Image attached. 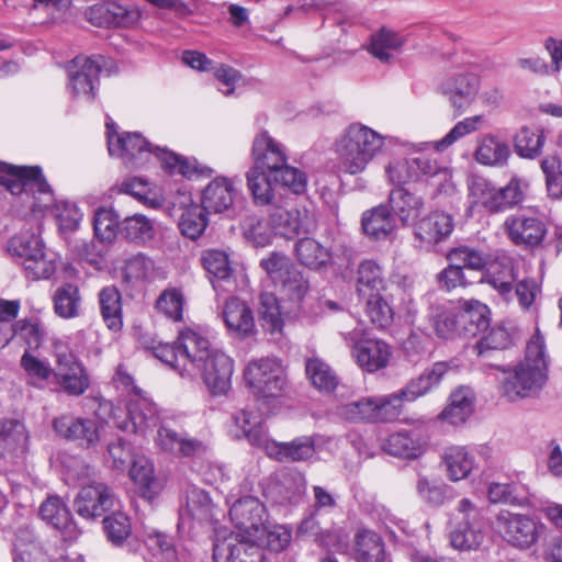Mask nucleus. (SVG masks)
I'll list each match as a JSON object with an SVG mask.
<instances>
[{
  "label": "nucleus",
  "mask_w": 562,
  "mask_h": 562,
  "mask_svg": "<svg viewBox=\"0 0 562 562\" xmlns=\"http://www.w3.org/2000/svg\"><path fill=\"white\" fill-rule=\"evenodd\" d=\"M0 184L23 196L30 211H77V205L59 200L40 166H15L0 161Z\"/></svg>",
  "instance_id": "nucleus-1"
},
{
  "label": "nucleus",
  "mask_w": 562,
  "mask_h": 562,
  "mask_svg": "<svg viewBox=\"0 0 562 562\" xmlns=\"http://www.w3.org/2000/svg\"><path fill=\"white\" fill-rule=\"evenodd\" d=\"M251 170L270 175L274 184L289 189L294 194H302L307 187V177L302 170L288 165L284 146L277 142L267 131L260 132L252 142Z\"/></svg>",
  "instance_id": "nucleus-2"
},
{
  "label": "nucleus",
  "mask_w": 562,
  "mask_h": 562,
  "mask_svg": "<svg viewBox=\"0 0 562 562\" xmlns=\"http://www.w3.org/2000/svg\"><path fill=\"white\" fill-rule=\"evenodd\" d=\"M384 137L361 123H351L335 142L338 172L357 175L382 150Z\"/></svg>",
  "instance_id": "nucleus-3"
},
{
  "label": "nucleus",
  "mask_w": 562,
  "mask_h": 562,
  "mask_svg": "<svg viewBox=\"0 0 562 562\" xmlns=\"http://www.w3.org/2000/svg\"><path fill=\"white\" fill-rule=\"evenodd\" d=\"M499 391L510 402L535 397L540 394L548 382V370L541 363L528 364L519 361L510 367H498Z\"/></svg>",
  "instance_id": "nucleus-4"
},
{
  "label": "nucleus",
  "mask_w": 562,
  "mask_h": 562,
  "mask_svg": "<svg viewBox=\"0 0 562 562\" xmlns=\"http://www.w3.org/2000/svg\"><path fill=\"white\" fill-rule=\"evenodd\" d=\"M260 266L284 300L300 304L308 293V279L284 254L273 251L261 259Z\"/></svg>",
  "instance_id": "nucleus-5"
},
{
  "label": "nucleus",
  "mask_w": 562,
  "mask_h": 562,
  "mask_svg": "<svg viewBox=\"0 0 562 562\" xmlns=\"http://www.w3.org/2000/svg\"><path fill=\"white\" fill-rule=\"evenodd\" d=\"M547 530L546 524L527 514L501 510L494 520V532L507 544L528 550L537 544Z\"/></svg>",
  "instance_id": "nucleus-6"
},
{
  "label": "nucleus",
  "mask_w": 562,
  "mask_h": 562,
  "mask_svg": "<svg viewBox=\"0 0 562 562\" xmlns=\"http://www.w3.org/2000/svg\"><path fill=\"white\" fill-rule=\"evenodd\" d=\"M247 386L259 398H277L284 394L286 375L279 360L261 358L250 361L244 370Z\"/></svg>",
  "instance_id": "nucleus-7"
},
{
  "label": "nucleus",
  "mask_w": 562,
  "mask_h": 562,
  "mask_svg": "<svg viewBox=\"0 0 562 562\" xmlns=\"http://www.w3.org/2000/svg\"><path fill=\"white\" fill-rule=\"evenodd\" d=\"M108 150L110 156L117 157L127 168H142L155 157L158 146H153L138 132L117 133L114 123L106 124Z\"/></svg>",
  "instance_id": "nucleus-8"
},
{
  "label": "nucleus",
  "mask_w": 562,
  "mask_h": 562,
  "mask_svg": "<svg viewBox=\"0 0 562 562\" xmlns=\"http://www.w3.org/2000/svg\"><path fill=\"white\" fill-rule=\"evenodd\" d=\"M54 379L69 396H80L90 387L88 371L77 355L61 342L54 345Z\"/></svg>",
  "instance_id": "nucleus-9"
},
{
  "label": "nucleus",
  "mask_w": 562,
  "mask_h": 562,
  "mask_svg": "<svg viewBox=\"0 0 562 562\" xmlns=\"http://www.w3.org/2000/svg\"><path fill=\"white\" fill-rule=\"evenodd\" d=\"M105 66L102 55L77 56L67 66V88L74 98L94 101L99 89V77Z\"/></svg>",
  "instance_id": "nucleus-10"
},
{
  "label": "nucleus",
  "mask_w": 562,
  "mask_h": 562,
  "mask_svg": "<svg viewBox=\"0 0 562 562\" xmlns=\"http://www.w3.org/2000/svg\"><path fill=\"white\" fill-rule=\"evenodd\" d=\"M231 520L237 529L236 538L239 541L259 543L266 531V507L254 496L237 499L229 509Z\"/></svg>",
  "instance_id": "nucleus-11"
},
{
  "label": "nucleus",
  "mask_w": 562,
  "mask_h": 562,
  "mask_svg": "<svg viewBox=\"0 0 562 562\" xmlns=\"http://www.w3.org/2000/svg\"><path fill=\"white\" fill-rule=\"evenodd\" d=\"M516 279L515 260L505 255L497 256L494 259V290L505 302H509L515 295L522 308H529L536 297V282L524 279L514 286Z\"/></svg>",
  "instance_id": "nucleus-12"
},
{
  "label": "nucleus",
  "mask_w": 562,
  "mask_h": 562,
  "mask_svg": "<svg viewBox=\"0 0 562 562\" xmlns=\"http://www.w3.org/2000/svg\"><path fill=\"white\" fill-rule=\"evenodd\" d=\"M351 357L366 372L373 373L387 367L392 356L391 347L383 340L363 338V329L355 328L344 334Z\"/></svg>",
  "instance_id": "nucleus-13"
},
{
  "label": "nucleus",
  "mask_w": 562,
  "mask_h": 562,
  "mask_svg": "<svg viewBox=\"0 0 562 562\" xmlns=\"http://www.w3.org/2000/svg\"><path fill=\"white\" fill-rule=\"evenodd\" d=\"M458 510L462 515V521L450 531V543L457 550H474L481 546L484 539V515L468 498H462L459 502Z\"/></svg>",
  "instance_id": "nucleus-14"
},
{
  "label": "nucleus",
  "mask_w": 562,
  "mask_h": 562,
  "mask_svg": "<svg viewBox=\"0 0 562 562\" xmlns=\"http://www.w3.org/2000/svg\"><path fill=\"white\" fill-rule=\"evenodd\" d=\"M462 333L475 336L483 333L473 346L477 357H488L492 350V331L490 327V307L477 300L464 301L459 308Z\"/></svg>",
  "instance_id": "nucleus-15"
},
{
  "label": "nucleus",
  "mask_w": 562,
  "mask_h": 562,
  "mask_svg": "<svg viewBox=\"0 0 562 562\" xmlns=\"http://www.w3.org/2000/svg\"><path fill=\"white\" fill-rule=\"evenodd\" d=\"M158 422L156 405L144 396L136 395L126 405L124 416L114 415L116 427L125 432L144 436Z\"/></svg>",
  "instance_id": "nucleus-16"
},
{
  "label": "nucleus",
  "mask_w": 562,
  "mask_h": 562,
  "mask_svg": "<svg viewBox=\"0 0 562 562\" xmlns=\"http://www.w3.org/2000/svg\"><path fill=\"white\" fill-rule=\"evenodd\" d=\"M54 430L81 448H93L100 441L99 423L93 418L63 415L53 420Z\"/></svg>",
  "instance_id": "nucleus-17"
},
{
  "label": "nucleus",
  "mask_w": 562,
  "mask_h": 562,
  "mask_svg": "<svg viewBox=\"0 0 562 562\" xmlns=\"http://www.w3.org/2000/svg\"><path fill=\"white\" fill-rule=\"evenodd\" d=\"M198 372L213 395H223L231 389L234 362L226 353L215 349L195 370V375Z\"/></svg>",
  "instance_id": "nucleus-18"
},
{
  "label": "nucleus",
  "mask_w": 562,
  "mask_h": 562,
  "mask_svg": "<svg viewBox=\"0 0 562 562\" xmlns=\"http://www.w3.org/2000/svg\"><path fill=\"white\" fill-rule=\"evenodd\" d=\"M178 349L180 350L182 370L188 378L195 376V370L200 369L214 350L210 348V341L206 337L189 327L180 330Z\"/></svg>",
  "instance_id": "nucleus-19"
},
{
  "label": "nucleus",
  "mask_w": 562,
  "mask_h": 562,
  "mask_svg": "<svg viewBox=\"0 0 562 562\" xmlns=\"http://www.w3.org/2000/svg\"><path fill=\"white\" fill-rule=\"evenodd\" d=\"M414 222V234L420 241L434 245L450 235L453 229L449 213H406L402 217L404 225L409 217Z\"/></svg>",
  "instance_id": "nucleus-20"
},
{
  "label": "nucleus",
  "mask_w": 562,
  "mask_h": 562,
  "mask_svg": "<svg viewBox=\"0 0 562 562\" xmlns=\"http://www.w3.org/2000/svg\"><path fill=\"white\" fill-rule=\"evenodd\" d=\"M30 435L23 422L5 418L0 422V458L11 463L23 460L29 451Z\"/></svg>",
  "instance_id": "nucleus-21"
},
{
  "label": "nucleus",
  "mask_w": 562,
  "mask_h": 562,
  "mask_svg": "<svg viewBox=\"0 0 562 562\" xmlns=\"http://www.w3.org/2000/svg\"><path fill=\"white\" fill-rule=\"evenodd\" d=\"M115 496L104 483H93L83 486L75 498V509L83 518L102 516L113 508Z\"/></svg>",
  "instance_id": "nucleus-22"
},
{
  "label": "nucleus",
  "mask_w": 562,
  "mask_h": 562,
  "mask_svg": "<svg viewBox=\"0 0 562 562\" xmlns=\"http://www.w3.org/2000/svg\"><path fill=\"white\" fill-rule=\"evenodd\" d=\"M88 21L99 27H126L139 19V12L114 1L97 3L86 13Z\"/></svg>",
  "instance_id": "nucleus-23"
},
{
  "label": "nucleus",
  "mask_w": 562,
  "mask_h": 562,
  "mask_svg": "<svg viewBox=\"0 0 562 562\" xmlns=\"http://www.w3.org/2000/svg\"><path fill=\"white\" fill-rule=\"evenodd\" d=\"M155 157L160 164L161 169L170 175H180L187 179L209 178L213 170L207 166L201 165L194 157L179 155L166 147H157Z\"/></svg>",
  "instance_id": "nucleus-24"
},
{
  "label": "nucleus",
  "mask_w": 562,
  "mask_h": 562,
  "mask_svg": "<svg viewBox=\"0 0 562 562\" xmlns=\"http://www.w3.org/2000/svg\"><path fill=\"white\" fill-rule=\"evenodd\" d=\"M156 446L176 457H198L205 452L206 446L196 438L178 432L167 425H160L155 438Z\"/></svg>",
  "instance_id": "nucleus-25"
},
{
  "label": "nucleus",
  "mask_w": 562,
  "mask_h": 562,
  "mask_svg": "<svg viewBox=\"0 0 562 562\" xmlns=\"http://www.w3.org/2000/svg\"><path fill=\"white\" fill-rule=\"evenodd\" d=\"M427 437L420 428L400 430L391 434L383 442L382 449L394 457L415 459L424 453Z\"/></svg>",
  "instance_id": "nucleus-26"
},
{
  "label": "nucleus",
  "mask_w": 562,
  "mask_h": 562,
  "mask_svg": "<svg viewBox=\"0 0 562 562\" xmlns=\"http://www.w3.org/2000/svg\"><path fill=\"white\" fill-rule=\"evenodd\" d=\"M263 449L269 458L279 462H303L313 458L315 440L311 436H302L289 442L269 439Z\"/></svg>",
  "instance_id": "nucleus-27"
},
{
  "label": "nucleus",
  "mask_w": 562,
  "mask_h": 562,
  "mask_svg": "<svg viewBox=\"0 0 562 562\" xmlns=\"http://www.w3.org/2000/svg\"><path fill=\"white\" fill-rule=\"evenodd\" d=\"M263 559L258 543L239 541L236 538H225L214 543V562H263Z\"/></svg>",
  "instance_id": "nucleus-28"
},
{
  "label": "nucleus",
  "mask_w": 562,
  "mask_h": 562,
  "mask_svg": "<svg viewBox=\"0 0 562 562\" xmlns=\"http://www.w3.org/2000/svg\"><path fill=\"white\" fill-rule=\"evenodd\" d=\"M222 317L227 329L239 337H250L256 333L254 312L239 297L232 296L225 302Z\"/></svg>",
  "instance_id": "nucleus-29"
},
{
  "label": "nucleus",
  "mask_w": 562,
  "mask_h": 562,
  "mask_svg": "<svg viewBox=\"0 0 562 562\" xmlns=\"http://www.w3.org/2000/svg\"><path fill=\"white\" fill-rule=\"evenodd\" d=\"M236 190L225 177H216L201 192L202 211H228L235 204Z\"/></svg>",
  "instance_id": "nucleus-30"
},
{
  "label": "nucleus",
  "mask_w": 562,
  "mask_h": 562,
  "mask_svg": "<svg viewBox=\"0 0 562 562\" xmlns=\"http://www.w3.org/2000/svg\"><path fill=\"white\" fill-rule=\"evenodd\" d=\"M387 283L382 267L374 260L367 259L360 262L357 270L356 290L358 296H372V294L386 292Z\"/></svg>",
  "instance_id": "nucleus-31"
},
{
  "label": "nucleus",
  "mask_w": 562,
  "mask_h": 562,
  "mask_svg": "<svg viewBox=\"0 0 562 562\" xmlns=\"http://www.w3.org/2000/svg\"><path fill=\"white\" fill-rule=\"evenodd\" d=\"M507 232L516 245L538 246L544 235L546 226L537 217L515 218L507 223Z\"/></svg>",
  "instance_id": "nucleus-32"
},
{
  "label": "nucleus",
  "mask_w": 562,
  "mask_h": 562,
  "mask_svg": "<svg viewBox=\"0 0 562 562\" xmlns=\"http://www.w3.org/2000/svg\"><path fill=\"white\" fill-rule=\"evenodd\" d=\"M276 235L292 238L302 233H310L316 227L314 213H270Z\"/></svg>",
  "instance_id": "nucleus-33"
},
{
  "label": "nucleus",
  "mask_w": 562,
  "mask_h": 562,
  "mask_svg": "<svg viewBox=\"0 0 562 562\" xmlns=\"http://www.w3.org/2000/svg\"><path fill=\"white\" fill-rule=\"evenodd\" d=\"M244 237L256 247L269 245L276 235L273 220L270 213L250 214L243 224Z\"/></svg>",
  "instance_id": "nucleus-34"
},
{
  "label": "nucleus",
  "mask_w": 562,
  "mask_h": 562,
  "mask_svg": "<svg viewBox=\"0 0 562 562\" xmlns=\"http://www.w3.org/2000/svg\"><path fill=\"white\" fill-rule=\"evenodd\" d=\"M212 517L213 504L209 494L200 488H191L187 494L186 506L180 510L179 526H184L189 519L204 522Z\"/></svg>",
  "instance_id": "nucleus-35"
},
{
  "label": "nucleus",
  "mask_w": 562,
  "mask_h": 562,
  "mask_svg": "<svg viewBox=\"0 0 562 562\" xmlns=\"http://www.w3.org/2000/svg\"><path fill=\"white\" fill-rule=\"evenodd\" d=\"M480 88V79L473 74L457 76L448 85L451 104L461 114L470 105Z\"/></svg>",
  "instance_id": "nucleus-36"
},
{
  "label": "nucleus",
  "mask_w": 562,
  "mask_h": 562,
  "mask_svg": "<svg viewBox=\"0 0 562 562\" xmlns=\"http://www.w3.org/2000/svg\"><path fill=\"white\" fill-rule=\"evenodd\" d=\"M295 255L301 265L321 270L331 263V252L313 238H301L295 245Z\"/></svg>",
  "instance_id": "nucleus-37"
},
{
  "label": "nucleus",
  "mask_w": 562,
  "mask_h": 562,
  "mask_svg": "<svg viewBox=\"0 0 562 562\" xmlns=\"http://www.w3.org/2000/svg\"><path fill=\"white\" fill-rule=\"evenodd\" d=\"M357 562H390L381 537L370 530H359L355 537Z\"/></svg>",
  "instance_id": "nucleus-38"
},
{
  "label": "nucleus",
  "mask_w": 562,
  "mask_h": 562,
  "mask_svg": "<svg viewBox=\"0 0 562 562\" xmlns=\"http://www.w3.org/2000/svg\"><path fill=\"white\" fill-rule=\"evenodd\" d=\"M102 318L109 329L121 330L123 326L121 293L115 286H105L99 292Z\"/></svg>",
  "instance_id": "nucleus-39"
},
{
  "label": "nucleus",
  "mask_w": 562,
  "mask_h": 562,
  "mask_svg": "<svg viewBox=\"0 0 562 562\" xmlns=\"http://www.w3.org/2000/svg\"><path fill=\"white\" fill-rule=\"evenodd\" d=\"M234 422L241 431L237 437H245L251 445L265 448L269 438L259 414L243 409L234 416Z\"/></svg>",
  "instance_id": "nucleus-40"
},
{
  "label": "nucleus",
  "mask_w": 562,
  "mask_h": 562,
  "mask_svg": "<svg viewBox=\"0 0 562 562\" xmlns=\"http://www.w3.org/2000/svg\"><path fill=\"white\" fill-rule=\"evenodd\" d=\"M55 313L65 319L79 315L81 296L77 285L65 283L58 286L53 295Z\"/></svg>",
  "instance_id": "nucleus-41"
},
{
  "label": "nucleus",
  "mask_w": 562,
  "mask_h": 562,
  "mask_svg": "<svg viewBox=\"0 0 562 562\" xmlns=\"http://www.w3.org/2000/svg\"><path fill=\"white\" fill-rule=\"evenodd\" d=\"M142 539L146 548L154 554H160L167 562H176L178 560V552L173 539L154 528L145 526L142 532Z\"/></svg>",
  "instance_id": "nucleus-42"
},
{
  "label": "nucleus",
  "mask_w": 562,
  "mask_h": 562,
  "mask_svg": "<svg viewBox=\"0 0 562 562\" xmlns=\"http://www.w3.org/2000/svg\"><path fill=\"white\" fill-rule=\"evenodd\" d=\"M447 475L451 481H460L470 474L473 469V458L463 447H449L443 456Z\"/></svg>",
  "instance_id": "nucleus-43"
},
{
  "label": "nucleus",
  "mask_w": 562,
  "mask_h": 562,
  "mask_svg": "<svg viewBox=\"0 0 562 562\" xmlns=\"http://www.w3.org/2000/svg\"><path fill=\"white\" fill-rule=\"evenodd\" d=\"M366 304V314L371 323L380 328L387 327L394 317L386 292L372 294L360 299Z\"/></svg>",
  "instance_id": "nucleus-44"
},
{
  "label": "nucleus",
  "mask_w": 562,
  "mask_h": 562,
  "mask_svg": "<svg viewBox=\"0 0 562 562\" xmlns=\"http://www.w3.org/2000/svg\"><path fill=\"white\" fill-rule=\"evenodd\" d=\"M407 42L402 34L392 30L382 27L378 33L371 36L370 53L382 63H387L392 55L390 49H397Z\"/></svg>",
  "instance_id": "nucleus-45"
},
{
  "label": "nucleus",
  "mask_w": 562,
  "mask_h": 562,
  "mask_svg": "<svg viewBox=\"0 0 562 562\" xmlns=\"http://www.w3.org/2000/svg\"><path fill=\"white\" fill-rule=\"evenodd\" d=\"M259 315L262 328L270 333H281L283 318L280 304L273 293L263 292L259 296Z\"/></svg>",
  "instance_id": "nucleus-46"
},
{
  "label": "nucleus",
  "mask_w": 562,
  "mask_h": 562,
  "mask_svg": "<svg viewBox=\"0 0 562 562\" xmlns=\"http://www.w3.org/2000/svg\"><path fill=\"white\" fill-rule=\"evenodd\" d=\"M305 371L312 384L324 392H331L338 384V378L333 369L319 358H310Z\"/></svg>",
  "instance_id": "nucleus-47"
},
{
  "label": "nucleus",
  "mask_w": 562,
  "mask_h": 562,
  "mask_svg": "<svg viewBox=\"0 0 562 562\" xmlns=\"http://www.w3.org/2000/svg\"><path fill=\"white\" fill-rule=\"evenodd\" d=\"M272 183H274L273 178L268 173L251 169L247 172V187L257 206H267L272 203L274 199Z\"/></svg>",
  "instance_id": "nucleus-48"
},
{
  "label": "nucleus",
  "mask_w": 562,
  "mask_h": 562,
  "mask_svg": "<svg viewBox=\"0 0 562 562\" xmlns=\"http://www.w3.org/2000/svg\"><path fill=\"white\" fill-rule=\"evenodd\" d=\"M527 184L517 177H512L505 184L501 186L494 193V207L514 209L520 207L526 196Z\"/></svg>",
  "instance_id": "nucleus-49"
},
{
  "label": "nucleus",
  "mask_w": 562,
  "mask_h": 562,
  "mask_svg": "<svg viewBox=\"0 0 562 562\" xmlns=\"http://www.w3.org/2000/svg\"><path fill=\"white\" fill-rule=\"evenodd\" d=\"M306 482L300 473L285 475L269 491L277 503H294L305 492Z\"/></svg>",
  "instance_id": "nucleus-50"
},
{
  "label": "nucleus",
  "mask_w": 562,
  "mask_h": 562,
  "mask_svg": "<svg viewBox=\"0 0 562 562\" xmlns=\"http://www.w3.org/2000/svg\"><path fill=\"white\" fill-rule=\"evenodd\" d=\"M423 199L403 187L393 189L389 194L387 204H379L369 211H419Z\"/></svg>",
  "instance_id": "nucleus-51"
},
{
  "label": "nucleus",
  "mask_w": 562,
  "mask_h": 562,
  "mask_svg": "<svg viewBox=\"0 0 562 562\" xmlns=\"http://www.w3.org/2000/svg\"><path fill=\"white\" fill-rule=\"evenodd\" d=\"M404 401L401 391L383 396H373V423H387L397 419L402 413Z\"/></svg>",
  "instance_id": "nucleus-52"
},
{
  "label": "nucleus",
  "mask_w": 562,
  "mask_h": 562,
  "mask_svg": "<svg viewBox=\"0 0 562 562\" xmlns=\"http://www.w3.org/2000/svg\"><path fill=\"white\" fill-rule=\"evenodd\" d=\"M395 213H368L362 217L363 233L371 239L386 238L395 227Z\"/></svg>",
  "instance_id": "nucleus-53"
},
{
  "label": "nucleus",
  "mask_w": 562,
  "mask_h": 562,
  "mask_svg": "<svg viewBox=\"0 0 562 562\" xmlns=\"http://www.w3.org/2000/svg\"><path fill=\"white\" fill-rule=\"evenodd\" d=\"M184 297L180 289L164 290L155 304L156 310L173 322H180L183 315Z\"/></svg>",
  "instance_id": "nucleus-54"
},
{
  "label": "nucleus",
  "mask_w": 562,
  "mask_h": 562,
  "mask_svg": "<svg viewBox=\"0 0 562 562\" xmlns=\"http://www.w3.org/2000/svg\"><path fill=\"white\" fill-rule=\"evenodd\" d=\"M9 252L22 261L33 258L44 250V245L36 233L21 234L10 239L8 245Z\"/></svg>",
  "instance_id": "nucleus-55"
},
{
  "label": "nucleus",
  "mask_w": 562,
  "mask_h": 562,
  "mask_svg": "<svg viewBox=\"0 0 562 562\" xmlns=\"http://www.w3.org/2000/svg\"><path fill=\"white\" fill-rule=\"evenodd\" d=\"M155 271L153 259L144 254H136L128 258L123 268V279L127 283L135 284L149 279Z\"/></svg>",
  "instance_id": "nucleus-56"
},
{
  "label": "nucleus",
  "mask_w": 562,
  "mask_h": 562,
  "mask_svg": "<svg viewBox=\"0 0 562 562\" xmlns=\"http://www.w3.org/2000/svg\"><path fill=\"white\" fill-rule=\"evenodd\" d=\"M41 517L57 529L66 528L71 514L63 499L58 496L48 497L40 508Z\"/></svg>",
  "instance_id": "nucleus-57"
},
{
  "label": "nucleus",
  "mask_w": 562,
  "mask_h": 562,
  "mask_svg": "<svg viewBox=\"0 0 562 562\" xmlns=\"http://www.w3.org/2000/svg\"><path fill=\"white\" fill-rule=\"evenodd\" d=\"M106 539L114 546H121L131 535L130 518L121 512H115L103 519Z\"/></svg>",
  "instance_id": "nucleus-58"
},
{
  "label": "nucleus",
  "mask_w": 562,
  "mask_h": 562,
  "mask_svg": "<svg viewBox=\"0 0 562 562\" xmlns=\"http://www.w3.org/2000/svg\"><path fill=\"white\" fill-rule=\"evenodd\" d=\"M544 143L543 132L541 130H530L522 127L515 138L517 153L527 158H533L541 153Z\"/></svg>",
  "instance_id": "nucleus-59"
},
{
  "label": "nucleus",
  "mask_w": 562,
  "mask_h": 562,
  "mask_svg": "<svg viewBox=\"0 0 562 562\" xmlns=\"http://www.w3.org/2000/svg\"><path fill=\"white\" fill-rule=\"evenodd\" d=\"M462 322L459 308H442L437 312L434 319L436 334L441 338H451L462 333Z\"/></svg>",
  "instance_id": "nucleus-60"
},
{
  "label": "nucleus",
  "mask_w": 562,
  "mask_h": 562,
  "mask_svg": "<svg viewBox=\"0 0 562 562\" xmlns=\"http://www.w3.org/2000/svg\"><path fill=\"white\" fill-rule=\"evenodd\" d=\"M151 223L140 213H134L121 223L120 234L125 238L136 241H145L151 237Z\"/></svg>",
  "instance_id": "nucleus-61"
},
{
  "label": "nucleus",
  "mask_w": 562,
  "mask_h": 562,
  "mask_svg": "<svg viewBox=\"0 0 562 562\" xmlns=\"http://www.w3.org/2000/svg\"><path fill=\"white\" fill-rule=\"evenodd\" d=\"M130 476L144 493L154 491L156 481L151 461L143 456L135 457L130 468Z\"/></svg>",
  "instance_id": "nucleus-62"
},
{
  "label": "nucleus",
  "mask_w": 562,
  "mask_h": 562,
  "mask_svg": "<svg viewBox=\"0 0 562 562\" xmlns=\"http://www.w3.org/2000/svg\"><path fill=\"white\" fill-rule=\"evenodd\" d=\"M447 258L450 262H458L462 269L469 268L472 270H483L490 260L488 255L467 246L450 250Z\"/></svg>",
  "instance_id": "nucleus-63"
},
{
  "label": "nucleus",
  "mask_w": 562,
  "mask_h": 562,
  "mask_svg": "<svg viewBox=\"0 0 562 562\" xmlns=\"http://www.w3.org/2000/svg\"><path fill=\"white\" fill-rule=\"evenodd\" d=\"M542 171L546 175L548 193L553 199L562 198V162L555 157H547L541 162Z\"/></svg>",
  "instance_id": "nucleus-64"
}]
</instances>
